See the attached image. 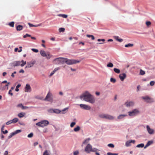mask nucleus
<instances>
[{
  "label": "nucleus",
  "mask_w": 155,
  "mask_h": 155,
  "mask_svg": "<svg viewBox=\"0 0 155 155\" xmlns=\"http://www.w3.org/2000/svg\"><path fill=\"white\" fill-rule=\"evenodd\" d=\"M15 135L13 132L10 135L8 136V138L9 139L11 138L12 136Z\"/></svg>",
  "instance_id": "nucleus-47"
},
{
  "label": "nucleus",
  "mask_w": 155,
  "mask_h": 155,
  "mask_svg": "<svg viewBox=\"0 0 155 155\" xmlns=\"http://www.w3.org/2000/svg\"><path fill=\"white\" fill-rule=\"evenodd\" d=\"M21 132V130H16L15 132H14V133L15 135L16 134L19 133L20 132Z\"/></svg>",
  "instance_id": "nucleus-38"
},
{
  "label": "nucleus",
  "mask_w": 155,
  "mask_h": 155,
  "mask_svg": "<svg viewBox=\"0 0 155 155\" xmlns=\"http://www.w3.org/2000/svg\"><path fill=\"white\" fill-rule=\"evenodd\" d=\"M33 134L31 133L28 135V137L29 138H31L33 137Z\"/></svg>",
  "instance_id": "nucleus-43"
},
{
  "label": "nucleus",
  "mask_w": 155,
  "mask_h": 155,
  "mask_svg": "<svg viewBox=\"0 0 155 155\" xmlns=\"http://www.w3.org/2000/svg\"><path fill=\"white\" fill-rule=\"evenodd\" d=\"M68 108H65L62 111H61L59 110L58 109H54V113L56 114H59L61 112L63 113H64V112L65 110H66Z\"/></svg>",
  "instance_id": "nucleus-11"
},
{
  "label": "nucleus",
  "mask_w": 155,
  "mask_h": 155,
  "mask_svg": "<svg viewBox=\"0 0 155 155\" xmlns=\"http://www.w3.org/2000/svg\"><path fill=\"white\" fill-rule=\"evenodd\" d=\"M23 28V26L21 25H18L16 27V29L17 31H21Z\"/></svg>",
  "instance_id": "nucleus-25"
},
{
  "label": "nucleus",
  "mask_w": 155,
  "mask_h": 155,
  "mask_svg": "<svg viewBox=\"0 0 155 155\" xmlns=\"http://www.w3.org/2000/svg\"><path fill=\"white\" fill-rule=\"evenodd\" d=\"M12 90H10L8 92V94L11 95V96H12L13 95V93L12 92Z\"/></svg>",
  "instance_id": "nucleus-53"
},
{
  "label": "nucleus",
  "mask_w": 155,
  "mask_h": 155,
  "mask_svg": "<svg viewBox=\"0 0 155 155\" xmlns=\"http://www.w3.org/2000/svg\"><path fill=\"white\" fill-rule=\"evenodd\" d=\"M61 60V58H57L54 59L53 62L56 64H59L60 63V60Z\"/></svg>",
  "instance_id": "nucleus-16"
},
{
  "label": "nucleus",
  "mask_w": 155,
  "mask_h": 155,
  "mask_svg": "<svg viewBox=\"0 0 155 155\" xmlns=\"http://www.w3.org/2000/svg\"><path fill=\"white\" fill-rule=\"evenodd\" d=\"M14 22L13 21L10 22L9 25L10 26L13 27L14 26Z\"/></svg>",
  "instance_id": "nucleus-39"
},
{
  "label": "nucleus",
  "mask_w": 155,
  "mask_h": 155,
  "mask_svg": "<svg viewBox=\"0 0 155 155\" xmlns=\"http://www.w3.org/2000/svg\"><path fill=\"white\" fill-rule=\"evenodd\" d=\"M119 77L122 81H123L124 79H125L126 77V74L125 73H123L120 74L119 75Z\"/></svg>",
  "instance_id": "nucleus-14"
},
{
  "label": "nucleus",
  "mask_w": 155,
  "mask_h": 155,
  "mask_svg": "<svg viewBox=\"0 0 155 155\" xmlns=\"http://www.w3.org/2000/svg\"><path fill=\"white\" fill-rule=\"evenodd\" d=\"M51 96V94L50 92H48L47 94L46 97L45 98V100L50 101V100H48V99L50 98Z\"/></svg>",
  "instance_id": "nucleus-18"
},
{
  "label": "nucleus",
  "mask_w": 155,
  "mask_h": 155,
  "mask_svg": "<svg viewBox=\"0 0 155 155\" xmlns=\"http://www.w3.org/2000/svg\"><path fill=\"white\" fill-rule=\"evenodd\" d=\"M26 61L24 62L23 60H22L21 61H14L12 63V64L14 67L18 66L19 65H21V67H23L26 64Z\"/></svg>",
  "instance_id": "nucleus-3"
},
{
  "label": "nucleus",
  "mask_w": 155,
  "mask_h": 155,
  "mask_svg": "<svg viewBox=\"0 0 155 155\" xmlns=\"http://www.w3.org/2000/svg\"><path fill=\"white\" fill-rule=\"evenodd\" d=\"M105 118L110 120H112L114 119V117L113 116L111 115L108 114H106Z\"/></svg>",
  "instance_id": "nucleus-15"
},
{
  "label": "nucleus",
  "mask_w": 155,
  "mask_h": 155,
  "mask_svg": "<svg viewBox=\"0 0 155 155\" xmlns=\"http://www.w3.org/2000/svg\"><path fill=\"white\" fill-rule=\"evenodd\" d=\"M99 150L95 148H93L92 145L90 143L88 144L86 147L84 151L87 153H89L91 152H96Z\"/></svg>",
  "instance_id": "nucleus-2"
},
{
  "label": "nucleus",
  "mask_w": 155,
  "mask_h": 155,
  "mask_svg": "<svg viewBox=\"0 0 155 155\" xmlns=\"http://www.w3.org/2000/svg\"><path fill=\"white\" fill-rule=\"evenodd\" d=\"M80 106L81 108L86 110H89L91 108L90 106L86 104H80Z\"/></svg>",
  "instance_id": "nucleus-9"
},
{
  "label": "nucleus",
  "mask_w": 155,
  "mask_h": 155,
  "mask_svg": "<svg viewBox=\"0 0 155 155\" xmlns=\"http://www.w3.org/2000/svg\"><path fill=\"white\" fill-rule=\"evenodd\" d=\"M107 146L108 147H110L111 148H114V145L112 143H110L108 144Z\"/></svg>",
  "instance_id": "nucleus-42"
},
{
  "label": "nucleus",
  "mask_w": 155,
  "mask_h": 155,
  "mask_svg": "<svg viewBox=\"0 0 155 155\" xmlns=\"http://www.w3.org/2000/svg\"><path fill=\"white\" fill-rule=\"evenodd\" d=\"M40 54L43 57H46L47 59H49L52 56V55L50 54V53L48 52L46 53L43 50H41L40 51Z\"/></svg>",
  "instance_id": "nucleus-4"
},
{
  "label": "nucleus",
  "mask_w": 155,
  "mask_h": 155,
  "mask_svg": "<svg viewBox=\"0 0 155 155\" xmlns=\"http://www.w3.org/2000/svg\"><path fill=\"white\" fill-rule=\"evenodd\" d=\"M144 147V144L143 143H140V144H139L137 145L136 147H137L139 148V147H141L142 148Z\"/></svg>",
  "instance_id": "nucleus-33"
},
{
  "label": "nucleus",
  "mask_w": 155,
  "mask_h": 155,
  "mask_svg": "<svg viewBox=\"0 0 155 155\" xmlns=\"http://www.w3.org/2000/svg\"><path fill=\"white\" fill-rule=\"evenodd\" d=\"M76 124V123L75 122H72L70 124V127H73L74 125H75Z\"/></svg>",
  "instance_id": "nucleus-44"
},
{
  "label": "nucleus",
  "mask_w": 155,
  "mask_h": 155,
  "mask_svg": "<svg viewBox=\"0 0 155 155\" xmlns=\"http://www.w3.org/2000/svg\"><path fill=\"white\" fill-rule=\"evenodd\" d=\"M79 152L78 150L74 152V155H78L79 154Z\"/></svg>",
  "instance_id": "nucleus-50"
},
{
  "label": "nucleus",
  "mask_w": 155,
  "mask_h": 155,
  "mask_svg": "<svg viewBox=\"0 0 155 155\" xmlns=\"http://www.w3.org/2000/svg\"><path fill=\"white\" fill-rule=\"evenodd\" d=\"M110 81L111 82H113V83H115L116 81V80L114 78H111L110 79Z\"/></svg>",
  "instance_id": "nucleus-40"
},
{
  "label": "nucleus",
  "mask_w": 155,
  "mask_h": 155,
  "mask_svg": "<svg viewBox=\"0 0 155 155\" xmlns=\"http://www.w3.org/2000/svg\"><path fill=\"white\" fill-rule=\"evenodd\" d=\"M86 36L88 38H91L92 40H94L95 39L94 36L92 35H87Z\"/></svg>",
  "instance_id": "nucleus-32"
},
{
  "label": "nucleus",
  "mask_w": 155,
  "mask_h": 155,
  "mask_svg": "<svg viewBox=\"0 0 155 155\" xmlns=\"http://www.w3.org/2000/svg\"><path fill=\"white\" fill-rule=\"evenodd\" d=\"M19 72L20 73H24V71L23 69H21L20 70Z\"/></svg>",
  "instance_id": "nucleus-62"
},
{
  "label": "nucleus",
  "mask_w": 155,
  "mask_h": 155,
  "mask_svg": "<svg viewBox=\"0 0 155 155\" xmlns=\"http://www.w3.org/2000/svg\"><path fill=\"white\" fill-rule=\"evenodd\" d=\"M58 16L59 17H62L63 18H66L68 17V15L65 14H59Z\"/></svg>",
  "instance_id": "nucleus-27"
},
{
  "label": "nucleus",
  "mask_w": 155,
  "mask_h": 155,
  "mask_svg": "<svg viewBox=\"0 0 155 155\" xmlns=\"http://www.w3.org/2000/svg\"><path fill=\"white\" fill-rule=\"evenodd\" d=\"M2 132L4 134H6L8 133V131L7 130H6L5 131H3Z\"/></svg>",
  "instance_id": "nucleus-56"
},
{
  "label": "nucleus",
  "mask_w": 155,
  "mask_h": 155,
  "mask_svg": "<svg viewBox=\"0 0 155 155\" xmlns=\"http://www.w3.org/2000/svg\"><path fill=\"white\" fill-rule=\"evenodd\" d=\"M90 140V139L89 138H88L86 139L83 142V143L84 144H86L87 143H88L89 142V140Z\"/></svg>",
  "instance_id": "nucleus-31"
},
{
  "label": "nucleus",
  "mask_w": 155,
  "mask_h": 155,
  "mask_svg": "<svg viewBox=\"0 0 155 155\" xmlns=\"http://www.w3.org/2000/svg\"><path fill=\"white\" fill-rule=\"evenodd\" d=\"M154 81H152L150 82V84L151 86H153V85H154Z\"/></svg>",
  "instance_id": "nucleus-54"
},
{
  "label": "nucleus",
  "mask_w": 155,
  "mask_h": 155,
  "mask_svg": "<svg viewBox=\"0 0 155 155\" xmlns=\"http://www.w3.org/2000/svg\"><path fill=\"white\" fill-rule=\"evenodd\" d=\"M80 98L81 99H83L84 101L92 104L95 102V99L94 97L87 91L85 92L81 95Z\"/></svg>",
  "instance_id": "nucleus-1"
},
{
  "label": "nucleus",
  "mask_w": 155,
  "mask_h": 155,
  "mask_svg": "<svg viewBox=\"0 0 155 155\" xmlns=\"http://www.w3.org/2000/svg\"><path fill=\"white\" fill-rule=\"evenodd\" d=\"M140 74L141 75H143L145 74V72L143 71L141 69L140 71Z\"/></svg>",
  "instance_id": "nucleus-41"
},
{
  "label": "nucleus",
  "mask_w": 155,
  "mask_h": 155,
  "mask_svg": "<svg viewBox=\"0 0 155 155\" xmlns=\"http://www.w3.org/2000/svg\"><path fill=\"white\" fill-rule=\"evenodd\" d=\"M54 72L53 71L50 74V75H49V76L50 77L52 76V75H53V74L54 73Z\"/></svg>",
  "instance_id": "nucleus-59"
},
{
  "label": "nucleus",
  "mask_w": 155,
  "mask_h": 155,
  "mask_svg": "<svg viewBox=\"0 0 155 155\" xmlns=\"http://www.w3.org/2000/svg\"><path fill=\"white\" fill-rule=\"evenodd\" d=\"M126 106L127 107L133 106L134 104V102L132 101H127L125 102Z\"/></svg>",
  "instance_id": "nucleus-12"
},
{
  "label": "nucleus",
  "mask_w": 155,
  "mask_h": 155,
  "mask_svg": "<svg viewBox=\"0 0 155 155\" xmlns=\"http://www.w3.org/2000/svg\"><path fill=\"white\" fill-rule=\"evenodd\" d=\"M147 130L148 133L150 134H153L154 133V130L153 129H151L149 125L146 126Z\"/></svg>",
  "instance_id": "nucleus-10"
},
{
  "label": "nucleus",
  "mask_w": 155,
  "mask_h": 155,
  "mask_svg": "<svg viewBox=\"0 0 155 155\" xmlns=\"http://www.w3.org/2000/svg\"><path fill=\"white\" fill-rule=\"evenodd\" d=\"M80 130V127L79 126H77L74 129V131L75 132L78 131Z\"/></svg>",
  "instance_id": "nucleus-26"
},
{
  "label": "nucleus",
  "mask_w": 155,
  "mask_h": 155,
  "mask_svg": "<svg viewBox=\"0 0 155 155\" xmlns=\"http://www.w3.org/2000/svg\"><path fill=\"white\" fill-rule=\"evenodd\" d=\"M131 142L130 141H127L126 143V145L127 147L129 146L130 145Z\"/></svg>",
  "instance_id": "nucleus-37"
},
{
  "label": "nucleus",
  "mask_w": 155,
  "mask_h": 155,
  "mask_svg": "<svg viewBox=\"0 0 155 155\" xmlns=\"http://www.w3.org/2000/svg\"><path fill=\"white\" fill-rule=\"evenodd\" d=\"M5 126L4 125H3L1 128V131L2 132L4 131Z\"/></svg>",
  "instance_id": "nucleus-58"
},
{
  "label": "nucleus",
  "mask_w": 155,
  "mask_h": 155,
  "mask_svg": "<svg viewBox=\"0 0 155 155\" xmlns=\"http://www.w3.org/2000/svg\"><path fill=\"white\" fill-rule=\"evenodd\" d=\"M35 63V61H33L32 63H28V64L26 67V68H30L32 67L34 64Z\"/></svg>",
  "instance_id": "nucleus-19"
},
{
  "label": "nucleus",
  "mask_w": 155,
  "mask_h": 155,
  "mask_svg": "<svg viewBox=\"0 0 155 155\" xmlns=\"http://www.w3.org/2000/svg\"><path fill=\"white\" fill-rule=\"evenodd\" d=\"M107 155H113V153L110 152H108L107 153Z\"/></svg>",
  "instance_id": "nucleus-63"
},
{
  "label": "nucleus",
  "mask_w": 155,
  "mask_h": 155,
  "mask_svg": "<svg viewBox=\"0 0 155 155\" xmlns=\"http://www.w3.org/2000/svg\"><path fill=\"white\" fill-rule=\"evenodd\" d=\"M134 45L133 44L129 43L127 44L126 45H125V47L126 48H128L130 47H132Z\"/></svg>",
  "instance_id": "nucleus-28"
},
{
  "label": "nucleus",
  "mask_w": 155,
  "mask_h": 155,
  "mask_svg": "<svg viewBox=\"0 0 155 155\" xmlns=\"http://www.w3.org/2000/svg\"><path fill=\"white\" fill-rule=\"evenodd\" d=\"M97 41H105V39H98V40H97Z\"/></svg>",
  "instance_id": "nucleus-57"
},
{
  "label": "nucleus",
  "mask_w": 155,
  "mask_h": 155,
  "mask_svg": "<svg viewBox=\"0 0 155 155\" xmlns=\"http://www.w3.org/2000/svg\"><path fill=\"white\" fill-rule=\"evenodd\" d=\"M107 66L109 67H112L113 66V64L112 63L110 62L107 65Z\"/></svg>",
  "instance_id": "nucleus-35"
},
{
  "label": "nucleus",
  "mask_w": 155,
  "mask_h": 155,
  "mask_svg": "<svg viewBox=\"0 0 155 155\" xmlns=\"http://www.w3.org/2000/svg\"><path fill=\"white\" fill-rule=\"evenodd\" d=\"M59 69V68H55L54 70L53 71L54 72H55L56 71H57Z\"/></svg>",
  "instance_id": "nucleus-55"
},
{
  "label": "nucleus",
  "mask_w": 155,
  "mask_h": 155,
  "mask_svg": "<svg viewBox=\"0 0 155 155\" xmlns=\"http://www.w3.org/2000/svg\"><path fill=\"white\" fill-rule=\"evenodd\" d=\"M49 153L48 152L47 150H46L44 152L43 155H48Z\"/></svg>",
  "instance_id": "nucleus-48"
},
{
  "label": "nucleus",
  "mask_w": 155,
  "mask_h": 155,
  "mask_svg": "<svg viewBox=\"0 0 155 155\" xmlns=\"http://www.w3.org/2000/svg\"><path fill=\"white\" fill-rule=\"evenodd\" d=\"M18 118H15L13 119L12 120V123L14 124V123H15L17 122H18Z\"/></svg>",
  "instance_id": "nucleus-30"
},
{
  "label": "nucleus",
  "mask_w": 155,
  "mask_h": 155,
  "mask_svg": "<svg viewBox=\"0 0 155 155\" xmlns=\"http://www.w3.org/2000/svg\"><path fill=\"white\" fill-rule=\"evenodd\" d=\"M67 60V58H61V60H60V63L63 64L64 63H66V61Z\"/></svg>",
  "instance_id": "nucleus-21"
},
{
  "label": "nucleus",
  "mask_w": 155,
  "mask_h": 155,
  "mask_svg": "<svg viewBox=\"0 0 155 155\" xmlns=\"http://www.w3.org/2000/svg\"><path fill=\"white\" fill-rule=\"evenodd\" d=\"M114 38L117 41L120 42H122L123 41V40L122 39L120 38L118 36H114Z\"/></svg>",
  "instance_id": "nucleus-20"
},
{
  "label": "nucleus",
  "mask_w": 155,
  "mask_h": 155,
  "mask_svg": "<svg viewBox=\"0 0 155 155\" xmlns=\"http://www.w3.org/2000/svg\"><path fill=\"white\" fill-rule=\"evenodd\" d=\"M42 24L41 23H40L39 24H38L36 25H34L33 24H32L31 23H28V25L30 27H38L41 26V25Z\"/></svg>",
  "instance_id": "nucleus-23"
},
{
  "label": "nucleus",
  "mask_w": 155,
  "mask_h": 155,
  "mask_svg": "<svg viewBox=\"0 0 155 155\" xmlns=\"http://www.w3.org/2000/svg\"><path fill=\"white\" fill-rule=\"evenodd\" d=\"M25 91L26 92H30L31 91V88L29 84H27L25 87Z\"/></svg>",
  "instance_id": "nucleus-13"
},
{
  "label": "nucleus",
  "mask_w": 155,
  "mask_h": 155,
  "mask_svg": "<svg viewBox=\"0 0 155 155\" xmlns=\"http://www.w3.org/2000/svg\"><path fill=\"white\" fill-rule=\"evenodd\" d=\"M19 105L21 106V108L22 109H23V110L24 109V106H23V105L21 104H19Z\"/></svg>",
  "instance_id": "nucleus-61"
},
{
  "label": "nucleus",
  "mask_w": 155,
  "mask_h": 155,
  "mask_svg": "<svg viewBox=\"0 0 155 155\" xmlns=\"http://www.w3.org/2000/svg\"><path fill=\"white\" fill-rule=\"evenodd\" d=\"M19 105L21 106V108L22 109H23V110L24 109V106H23V105L21 104H19Z\"/></svg>",
  "instance_id": "nucleus-60"
},
{
  "label": "nucleus",
  "mask_w": 155,
  "mask_h": 155,
  "mask_svg": "<svg viewBox=\"0 0 155 155\" xmlns=\"http://www.w3.org/2000/svg\"><path fill=\"white\" fill-rule=\"evenodd\" d=\"M153 143V140H150L148 141L147 144L144 147V148L145 149L147 147H148L150 145L152 144Z\"/></svg>",
  "instance_id": "nucleus-17"
},
{
  "label": "nucleus",
  "mask_w": 155,
  "mask_h": 155,
  "mask_svg": "<svg viewBox=\"0 0 155 155\" xmlns=\"http://www.w3.org/2000/svg\"><path fill=\"white\" fill-rule=\"evenodd\" d=\"M80 62V61L76 60L74 59H69L67 58L66 61V63L68 65H72L74 64H75L77 63H79Z\"/></svg>",
  "instance_id": "nucleus-6"
},
{
  "label": "nucleus",
  "mask_w": 155,
  "mask_h": 155,
  "mask_svg": "<svg viewBox=\"0 0 155 155\" xmlns=\"http://www.w3.org/2000/svg\"><path fill=\"white\" fill-rule=\"evenodd\" d=\"M28 37H31V35L28 34H26L25 35L23 36V38H26Z\"/></svg>",
  "instance_id": "nucleus-49"
},
{
  "label": "nucleus",
  "mask_w": 155,
  "mask_h": 155,
  "mask_svg": "<svg viewBox=\"0 0 155 155\" xmlns=\"http://www.w3.org/2000/svg\"><path fill=\"white\" fill-rule=\"evenodd\" d=\"M106 114H101L99 115V117L102 118H105Z\"/></svg>",
  "instance_id": "nucleus-29"
},
{
  "label": "nucleus",
  "mask_w": 155,
  "mask_h": 155,
  "mask_svg": "<svg viewBox=\"0 0 155 155\" xmlns=\"http://www.w3.org/2000/svg\"><path fill=\"white\" fill-rule=\"evenodd\" d=\"M127 116V114H120L117 117V118L119 119H120L124 118Z\"/></svg>",
  "instance_id": "nucleus-22"
},
{
  "label": "nucleus",
  "mask_w": 155,
  "mask_h": 155,
  "mask_svg": "<svg viewBox=\"0 0 155 155\" xmlns=\"http://www.w3.org/2000/svg\"><path fill=\"white\" fill-rule=\"evenodd\" d=\"M11 123H12V120H9L6 123V124L7 125H9Z\"/></svg>",
  "instance_id": "nucleus-52"
},
{
  "label": "nucleus",
  "mask_w": 155,
  "mask_h": 155,
  "mask_svg": "<svg viewBox=\"0 0 155 155\" xmlns=\"http://www.w3.org/2000/svg\"><path fill=\"white\" fill-rule=\"evenodd\" d=\"M25 115V113H24L21 112L20 113L18 114V116L20 118L23 117Z\"/></svg>",
  "instance_id": "nucleus-24"
},
{
  "label": "nucleus",
  "mask_w": 155,
  "mask_h": 155,
  "mask_svg": "<svg viewBox=\"0 0 155 155\" xmlns=\"http://www.w3.org/2000/svg\"><path fill=\"white\" fill-rule=\"evenodd\" d=\"M65 29L64 28H60L59 29V31L60 32H64V31Z\"/></svg>",
  "instance_id": "nucleus-36"
},
{
  "label": "nucleus",
  "mask_w": 155,
  "mask_h": 155,
  "mask_svg": "<svg viewBox=\"0 0 155 155\" xmlns=\"http://www.w3.org/2000/svg\"><path fill=\"white\" fill-rule=\"evenodd\" d=\"M49 124V122L47 120H43L36 123V125L39 127H43L47 126Z\"/></svg>",
  "instance_id": "nucleus-5"
},
{
  "label": "nucleus",
  "mask_w": 155,
  "mask_h": 155,
  "mask_svg": "<svg viewBox=\"0 0 155 155\" xmlns=\"http://www.w3.org/2000/svg\"><path fill=\"white\" fill-rule=\"evenodd\" d=\"M142 98L145 101L148 103H151L154 101L153 99L151 98L148 96L142 97Z\"/></svg>",
  "instance_id": "nucleus-8"
},
{
  "label": "nucleus",
  "mask_w": 155,
  "mask_h": 155,
  "mask_svg": "<svg viewBox=\"0 0 155 155\" xmlns=\"http://www.w3.org/2000/svg\"><path fill=\"white\" fill-rule=\"evenodd\" d=\"M146 24L147 26H148L151 25V23L150 21H147L146 23Z\"/></svg>",
  "instance_id": "nucleus-46"
},
{
  "label": "nucleus",
  "mask_w": 155,
  "mask_h": 155,
  "mask_svg": "<svg viewBox=\"0 0 155 155\" xmlns=\"http://www.w3.org/2000/svg\"><path fill=\"white\" fill-rule=\"evenodd\" d=\"M48 111L49 113H54V109H50L48 110Z\"/></svg>",
  "instance_id": "nucleus-45"
},
{
  "label": "nucleus",
  "mask_w": 155,
  "mask_h": 155,
  "mask_svg": "<svg viewBox=\"0 0 155 155\" xmlns=\"http://www.w3.org/2000/svg\"><path fill=\"white\" fill-rule=\"evenodd\" d=\"M8 152L7 151H5V152L4 153V155H7L8 154Z\"/></svg>",
  "instance_id": "nucleus-64"
},
{
  "label": "nucleus",
  "mask_w": 155,
  "mask_h": 155,
  "mask_svg": "<svg viewBox=\"0 0 155 155\" xmlns=\"http://www.w3.org/2000/svg\"><path fill=\"white\" fill-rule=\"evenodd\" d=\"M140 113L139 110L136 109H135L132 111H129L128 113L129 116H133L137 115Z\"/></svg>",
  "instance_id": "nucleus-7"
},
{
  "label": "nucleus",
  "mask_w": 155,
  "mask_h": 155,
  "mask_svg": "<svg viewBox=\"0 0 155 155\" xmlns=\"http://www.w3.org/2000/svg\"><path fill=\"white\" fill-rule=\"evenodd\" d=\"M31 50L32 51H34V52L37 53L38 52V49H34V48H32L31 49Z\"/></svg>",
  "instance_id": "nucleus-51"
},
{
  "label": "nucleus",
  "mask_w": 155,
  "mask_h": 155,
  "mask_svg": "<svg viewBox=\"0 0 155 155\" xmlns=\"http://www.w3.org/2000/svg\"><path fill=\"white\" fill-rule=\"evenodd\" d=\"M114 71L116 73L119 74L120 73V70L117 68H114Z\"/></svg>",
  "instance_id": "nucleus-34"
}]
</instances>
